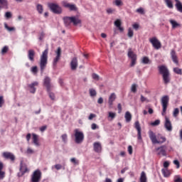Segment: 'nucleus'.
<instances>
[{
    "label": "nucleus",
    "instance_id": "nucleus-46",
    "mask_svg": "<svg viewBox=\"0 0 182 182\" xmlns=\"http://www.w3.org/2000/svg\"><path fill=\"white\" fill-rule=\"evenodd\" d=\"M26 153V154H33L35 151H33V149H31L30 147H28Z\"/></svg>",
    "mask_w": 182,
    "mask_h": 182
},
{
    "label": "nucleus",
    "instance_id": "nucleus-21",
    "mask_svg": "<svg viewBox=\"0 0 182 182\" xmlns=\"http://www.w3.org/2000/svg\"><path fill=\"white\" fill-rule=\"evenodd\" d=\"M114 100H116V94L114 92H112L108 99V104L109 107H112V106H113V102H114Z\"/></svg>",
    "mask_w": 182,
    "mask_h": 182
},
{
    "label": "nucleus",
    "instance_id": "nucleus-20",
    "mask_svg": "<svg viewBox=\"0 0 182 182\" xmlns=\"http://www.w3.org/2000/svg\"><path fill=\"white\" fill-rule=\"evenodd\" d=\"M3 157H4V159H9L11 161H15V155H14V154L11 153V152H4Z\"/></svg>",
    "mask_w": 182,
    "mask_h": 182
},
{
    "label": "nucleus",
    "instance_id": "nucleus-59",
    "mask_svg": "<svg viewBox=\"0 0 182 182\" xmlns=\"http://www.w3.org/2000/svg\"><path fill=\"white\" fill-rule=\"evenodd\" d=\"M31 72L33 73H38V67L37 66H34L31 68Z\"/></svg>",
    "mask_w": 182,
    "mask_h": 182
},
{
    "label": "nucleus",
    "instance_id": "nucleus-2",
    "mask_svg": "<svg viewBox=\"0 0 182 182\" xmlns=\"http://www.w3.org/2000/svg\"><path fill=\"white\" fill-rule=\"evenodd\" d=\"M160 75H162L163 80L165 85L170 83V72L167 67L161 65L159 67Z\"/></svg>",
    "mask_w": 182,
    "mask_h": 182
},
{
    "label": "nucleus",
    "instance_id": "nucleus-49",
    "mask_svg": "<svg viewBox=\"0 0 182 182\" xmlns=\"http://www.w3.org/2000/svg\"><path fill=\"white\" fill-rule=\"evenodd\" d=\"M179 112H180V110L178 109V108H176L173 110V117H177V116H178Z\"/></svg>",
    "mask_w": 182,
    "mask_h": 182
},
{
    "label": "nucleus",
    "instance_id": "nucleus-8",
    "mask_svg": "<svg viewBox=\"0 0 182 182\" xmlns=\"http://www.w3.org/2000/svg\"><path fill=\"white\" fill-rule=\"evenodd\" d=\"M128 58H130L132 60L130 66H134V65H136V60H137V55L131 50V48H129L128 51Z\"/></svg>",
    "mask_w": 182,
    "mask_h": 182
},
{
    "label": "nucleus",
    "instance_id": "nucleus-60",
    "mask_svg": "<svg viewBox=\"0 0 182 182\" xmlns=\"http://www.w3.org/2000/svg\"><path fill=\"white\" fill-rule=\"evenodd\" d=\"M128 153L129 154H133V147L132 146H128Z\"/></svg>",
    "mask_w": 182,
    "mask_h": 182
},
{
    "label": "nucleus",
    "instance_id": "nucleus-3",
    "mask_svg": "<svg viewBox=\"0 0 182 182\" xmlns=\"http://www.w3.org/2000/svg\"><path fill=\"white\" fill-rule=\"evenodd\" d=\"M149 139L153 144H163L166 141V137L164 136H157L153 131L149 132Z\"/></svg>",
    "mask_w": 182,
    "mask_h": 182
},
{
    "label": "nucleus",
    "instance_id": "nucleus-39",
    "mask_svg": "<svg viewBox=\"0 0 182 182\" xmlns=\"http://www.w3.org/2000/svg\"><path fill=\"white\" fill-rule=\"evenodd\" d=\"M142 63H144V65H148L149 63H150V59H149V57H144L142 58Z\"/></svg>",
    "mask_w": 182,
    "mask_h": 182
},
{
    "label": "nucleus",
    "instance_id": "nucleus-25",
    "mask_svg": "<svg viewBox=\"0 0 182 182\" xmlns=\"http://www.w3.org/2000/svg\"><path fill=\"white\" fill-rule=\"evenodd\" d=\"M28 58L31 62H34L35 61V50H28Z\"/></svg>",
    "mask_w": 182,
    "mask_h": 182
},
{
    "label": "nucleus",
    "instance_id": "nucleus-50",
    "mask_svg": "<svg viewBox=\"0 0 182 182\" xmlns=\"http://www.w3.org/2000/svg\"><path fill=\"white\" fill-rule=\"evenodd\" d=\"M5 18H6V19H9V18H12V13H11V11L6 12Z\"/></svg>",
    "mask_w": 182,
    "mask_h": 182
},
{
    "label": "nucleus",
    "instance_id": "nucleus-58",
    "mask_svg": "<svg viewBox=\"0 0 182 182\" xmlns=\"http://www.w3.org/2000/svg\"><path fill=\"white\" fill-rule=\"evenodd\" d=\"M91 129H92V130H96V129H99V127L97 126V124L93 123V124H92V125H91Z\"/></svg>",
    "mask_w": 182,
    "mask_h": 182
},
{
    "label": "nucleus",
    "instance_id": "nucleus-56",
    "mask_svg": "<svg viewBox=\"0 0 182 182\" xmlns=\"http://www.w3.org/2000/svg\"><path fill=\"white\" fill-rule=\"evenodd\" d=\"M43 38H45V33L41 32V33L39 34L38 39H39V41H43Z\"/></svg>",
    "mask_w": 182,
    "mask_h": 182
},
{
    "label": "nucleus",
    "instance_id": "nucleus-27",
    "mask_svg": "<svg viewBox=\"0 0 182 182\" xmlns=\"http://www.w3.org/2000/svg\"><path fill=\"white\" fill-rule=\"evenodd\" d=\"M4 170V164L0 162V180H3L5 177V171Z\"/></svg>",
    "mask_w": 182,
    "mask_h": 182
},
{
    "label": "nucleus",
    "instance_id": "nucleus-55",
    "mask_svg": "<svg viewBox=\"0 0 182 182\" xmlns=\"http://www.w3.org/2000/svg\"><path fill=\"white\" fill-rule=\"evenodd\" d=\"M4 103L5 100H4V96H0V107H2Z\"/></svg>",
    "mask_w": 182,
    "mask_h": 182
},
{
    "label": "nucleus",
    "instance_id": "nucleus-36",
    "mask_svg": "<svg viewBox=\"0 0 182 182\" xmlns=\"http://www.w3.org/2000/svg\"><path fill=\"white\" fill-rule=\"evenodd\" d=\"M164 2L166 4V6H168V8L173 9V2H171V0H164Z\"/></svg>",
    "mask_w": 182,
    "mask_h": 182
},
{
    "label": "nucleus",
    "instance_id": "nucleus-9",
    "mask_svg": "<svg viewBox=\"0 0 182 182\" xmlns=\"http://www.w3.org/2000/svg\"><path fill=\"white\" fill-rule=\"evenodd\" d=\"M149 42H151L153 47L156 50L161 48V43L156 37L150 38Z\"/></svg>",
    "mask_w": 182,
    "mask_h": 182
},
{
    "label": "nucleus",
    "instance_id": "nucleus-57",
    "mask_svg": "<svg viewBox=\"0 0 182 182\" xmlns=\"http://www.w3.org/2000/svg\"><path fill=\"white\" fill-rule=\"evenodd\" d=\"M173 164L176 166V168H180V162L178 161V160H174Z\"/></svg>",
    "mask_w": 182,
    "mask_h": 182
},
{
    "label": "nucleus",
    "instance_id": "nucleus-52",
    "mask_svg": "<svg viewBox=\"0 0 182 182\" xmlns=\"http://www.w3.org/2000/svg\"><path fill=\"white\" fill-rule=\"evenodd\" d=\"M61 139L64 143H66L68 141V135L66 134H63Z\"/></svg>",
    "mask_w": 182,
    "mask_h": 182
},
{
    "label": "nucleus",
    "instance_id": "nucleus-30",
    "mask_svg": "<svg viewBox=\"0 0 182 182\" xmlns=\"http://www.w3.org/2000/svg\"><path fill=\"white\" fill-rule=\"evenodd\" d=\"M36 11L38 14L42 15V14H43V6H42V4H37Z\"/></svg>",
    "mask_w": 182,
    "mask_h": 182
},
{
    "label": "nucleus",
    "instance_id": "nucleus-33",
    "mask_svg": "<svg viewBox=\"0 0 182 182\" xmlns=\"http://www.w3.org/2000/svg\"><path fill=\"white\" fill-rule=\"evenodd\" d=\"M4 28L8 32H14L16 31L15 27H9L6 23H4Z\"/></svg>",
    "mask_w": 182,
    "mask_h": 182
},
{
    "label": "nucleus",
    "instance_id": "nucleus-53",
    "mask_svg": "<svg viewBox=\"0 0 182 182\" xmlns=\"http://www.w3.org/2000/svg\"><path fill=\"white\" fill-rule=\"evenodd\" d=\"M159 124H160V120L159 119H156L154 122L151 123V126H159Z\"/></svg>",
    "mask_w": 182,
    "mask_h": 182
},
{
    "label": "nucleus",
    "instance_id": "nucleus-32",
    "mask_svg": "<svg viewBox=\"0 0 182 182\" xmlns=\"http://www.w3.org/2000/svg\"><path fill=\"white\" fill-rule=\"evenodd\" d=\"M0 5L3 6L4 9H8V0H0Z\"/></svg>",
    "mask_w": 182,
    "mask_h": 182
},
{
    "label": "nucleus",
    "instance_id": "nucleus-40",
    "mask_svg": "<svg viewBox=\"0 0 182 182\" xmlns=\"http://www.w3.org/2000/svg\"><path fill=\"white\" fill-rule=\"evenodd\" d=\"M134 35V33L133 31V30L132 29V28H129L128 29V33H127V36L129 37V38H133Z\"/></svg>",
    "mask_w": 182,
    "mask_h": 182
},
{
    "label": "nucleus",
    "instance_id": "nucleus-12",
    "mask_svg": "<svg viewBox=\"0 0 182 182\" xmlns=\"http://www.w3.org/2000/svg\"><path fill=\"white\" fill-rule=\"evenodd\" d=\"M164 127L167 130V132H172L173 131V125L171 124V122L168 117H165V123Z\"/></svg>",
    "mask_w": 182,
    "mask_h": 182
},
{
    "label": "nucleus",
    "instance_id": "nucleus-31",
    "mask_svg": "<svg viewBox=\"0 0 182 182\" xmlns=\"http://www.w3.org/2000/svg\"><path fill=\"white\" fill-rule=\"evenodd\" d=\"M140 182H147V176H146L144 171H142L141 173Z\"/></svg>",
    "mask_w": 182,
    "mask_h": 182
},
{
    "label": "nucleus",
    "instance_id": "nucleus-37",
    "mask_svg": "<svg viewBox=\"0 0 182 182\" xmlns=\"http://www.w3.org/2000/svg\"><path fill=\"white\" fill-rule=\"evenodd\" d=\"M161 172L164 177H168V176H170V172H168L167 168L161 169Z\"/></svg>",
    "mask_w": 182,
    "mask_h": 182
},
{
    "label": "nucleus",
    "instance_id": "nucleus-42",
    "mask_svg": "<svg viewBox=\"0 0 182 182\" xmlns=\"http://www.w3.org/2000/svg\"><path fill=\"white\" fill-rule=\"evenodd\" d=\"M108 117H110V119H112V120H113V119H114V117H116V112H109Z\"/></svg>",
    "mask_w": 182,
    "mask_h": 182
},
{
    "label": "nucleus",
    "instance_id": "nucleus-44",
    "mask_svg": "<svg viewBox=\"0 0 182 182\" xmlns=\"http://www.w3.org/2000/svg\"><path fill=\"white\" fill-rule=\"evenodd\" d=\"M114 25L117 28H120L122 26V21L120 19H117L114 21Z\"/></svg>",
    "mask_w": 182,
    "mask_h": 182
},
{
    "label": "nucleus",
    "instance_id": "nucleus-24",
    "mask_svg": "<svg viewBox=\"0 0 182 182\" xmlns=\"http://www.w3.org/2000/svg\"><path fill=\"white\" fill-rule=\"evenodd\" d=\"M32 136H33L32 140H33V144H35L37 147H39V146H41L39 144V136L36 134H33Z\"/></svg>",
    "mask_w": 182,
    "mask_h": 182
},
{
    "label": "nucleus",
    "instance_id": "nucleus-28",
    "mask_svg": "<svg viewBox=\"0 0 182 182\" xmlns=\"http://www.w3.org/2000/svg\"><path fill=\"white\" fill-rule=\"evenodd\" d=\"M124 117L127 123H130V122H132V114H130L129 111L126 112Z\"/></svg>",
    "mask_w": 182,
    "mask_h": 182
},
{
    "label": "nucleus",
    "instance_id": "nucleus-35",
    "mask_svg": "<svg viewBox=\"0 0 182 182\" xmlns=\"http://www.w3.org/2000/svg\"><path fill=\"white\" fill-rule=\"evenodd\" d=\"M90 92V96L91 97H95V96L97 95V92H96V90L91 88L89 90Z\"/></svg>",
    "mask_w": 182,
    "mask_h": 182
},
{
    "label": "nucleus",
    "instance_id": "nucleus-19",
    "mask_svg": "<svg viewBox=\"0 0 182 182\" xmlns=\"http://www.w3.org/2000/svg\"><path fill=\"white\" fill-rule=\"evenodd\" d=\"M77 58L74 57L70 62V68L72 70H76L77 69Z\"/></svg>",
    "mask_w": 182,
    "mask_h": 182
},
{
    "label": "nucleus",
    "instance_id": "nucleus-61",
    "mask_svg": "<svg viewBox=\"0 0 182 182\" xmlns=\"http://www.w3.org/2000/svg\"><path fill=\"white\" fill-rule=\"evenodd\" d=\"M95 117H96L95 114H90L89 117H88V120H93V119H95Z\"/></svg>",
    "mask_w": 182,
    "mask_h": 182
},
{
    "label": "nucleus",
    "instance_id": "nucleus-54",
    "mask_svg": "<svg viewBox=\"0 0 182 182\" xmlns=\"http://www.w3.org/2000/svg\"><path fill=\"white\" fill-rule=\"evenodd\" d=\"M141 102H142V103L144 102L149 103V101L147 98H146V97L143 96V95H141Z\"/></svg>",
    "mask_w": 182,
    "mask_h": 182
},
{
    "label": "nucleus",
    "instance_id": "nucleus-5",
    "mask_svg": "<svg viewBox=\"0 0 182 182\" xmlns=\"http://www.w3.org/2000/svg\"><path fill=\"white\" fill-rule=\"evenodd\" d=\"M48 6L53 14L59 15L62 13V7L56 3H48Z\"/></svg>",
    "mask_w": 182,
    "mask_h": 182
},
{
    "label": "nucleus",
    "instance_id": "nucleus-26",
    "mask_svg": "<svg viewBox=\"0 0 182 182\" xmlns=\"http://www.w3.org/2000/svg\"><path fill=\"white\" fill-rule=\"evenodd\" d=\"M176 4L175 6L178 12L182 14V4L179 0H175Z\"/></svg>",
    "mask_w": 182,
    "mask_h": 182
},
{
    "label": "nucleus",
    "instance_id": "nucleus-15",
    "mask_svg": "<svg viewBox=\"0 0 182 182\" xmlns=\"http://www.w3.org/2000/svg\"><path fill=\"white\" fill-rule=\"evenodd\" d=\"M62 53V49H60V47H58L56 51V57L53 60V66H56V63L59 62V60L60 59V54Z\"/></svg>",
    "mask_w": 182,
    "mask_h": 182
},
{
    "label": "nucleus",
    "instance_id": "nucleus-47",
    "mask_svg": "<svg viewBox=\"0 0 182 182\" xmlns=\"http://www.w3.org/2000/svg\"><path fill=\"white\" fill-rule=\"evenodd\" d=\"M114 12H116V9H112V8L107 9V14H114Z\"/></svg>",
    "mask_w": 182,
    "mask_h": 182
},
{
    "label": "nucleus",
    "instance_id": "nucleus-6",
    "mask_svg": "<svg viewBox=\"0 0 182 182\" xmlns=\"http://www.w3.org/2000/svg\"><path fill=\"white\" fill-rule=\"evenodd\" d=\"M74 133V136L75 137V143H77V144H80V143H82L85 139V135L83 134V132L76 129H75Z\"/></svg>",
    "mask_w": 182,
    "mask_h": 182
},
{
    "label": "nucleus",
    "instance_id": "nucleus-23",
    "mask_svg": "<svg viewBox=\"0 0 182 182\" xmlns=\"http://www.w3.org/2000/svg\"><path fill=\"white\" fill-rule=\"evenodd\" d=\"M171 58L176 65H178V60H177V55L176 54V51L174 50H171Z\"/></svg>",
    "mask_w": 182,
    "mask_h": 182
},
{
    "label": "nucleus",
    "instance_id": "nucleus-4",
    "mask_svg": "<svg viewBox=\"0 0 182 182\" xmlns=\"http://www.w3.org/2000/svg\"><path fill=\"white\" fill-rule=\"evenodd\" d=\"M49 50L47 48L46 49L40 58V68L41 70V73H43V70H45V68H46V65H48V53Z\"/></svg>",
    "mask_w": 182,
    "mask_h": 182
},
{
    "label": "nucleus",
    "instance_id": "nucleus-63",
    "mask_svg": "<svg viewBox=\"0 0 182 182\" xmlns=\"http://www.w3.org/2000/svg\"><path fill=\"white\" fill-rule=\"evenodd\" d=\"M55 168H56V170H60L62 168V165H60V164H55Z\"/></svg>",
    "mask_w": 182,
    "mask_h": 182
},
{
    "label": "nucleus",
    "instance_id": "nucleus-1",
    "mask_svg": "<svg viewBox=\"0 0 182 182\" xmlns=\"http://www.w3.org/2000/svg\"><path fill=\"white\" fill-rule=\"evenodd\" d=\"M65 26H70V23H73L74 26H77V25L82 23V21L77 18V16H65L63 18Z\"/></svg>",
    "mask_w": 182,
    "mask_h": 182
},
{
    "label": "nucleus",
    "instance_id": "nucleus-41",
    "mask_svg": "<svg viewBox=\"0 0 182 182\" xmlns=\"http://www.w3.org/2000/svg\"><path fill=\"white\" fill-rule=\"evenodd\" d=\"M173 72L176 73V75H182V71L181 69L178 68H173Z\"/></svg>",
    "mask_w": 182,
    "mask_h": 182
},
{
    "label": "nucleus",
    "instance_id": "nucleus-7",
    "mask_svg": "<svg viewBox=\"0 0 182 182\" xmlns=\"http://www.w3.org/2000/svg\"><path fill=\"white\" fill-rule=\"evenodd\" d=\"M42 178V172L39 169L36 170L31 175V182H39Z\"/></svg>",
    "mask_w": 182,
    "mask_h": 182
},
{
    "label": "nucleus",
    "instance_id": "nucleus-17",
    "mask_svg": "<svg viewBox=\"0 0 182 182\" xmlns=\"http://www.w3.org/2000/svg\"><path fill=\"white\" fill-rule=\"evenodd\" d=\"M44 86L46 87L47 92L52 89V84H50V77H46L44 79Z\"/></svg>",
    "mask_w": 182,
    "mask_h": 182
},
{
    "label": "nucleus",
    "instance_id": "nucleus-38",
    "mask_svg": "<svg viewBox=\"0 0 182 182\" xmlns=\"http://www.w3.org/2000/svg\"><path fill=\"white\" fill-rule=\"evenodd\" d=\"M131 92H132V93H136V92H137V85L136 84L132 85Z\"/></svg>",
    "mask_w": 182,
    "mask_h": 182
},
{
    "label": "nucleus",
    "instance_id": "nucleus-43",
    "mask_svg": "<svg viewBox=\"0 0 182 182\" xmlns=\"http://www.w3.org/2000/svg\"><path fill=\"white\" fill-rule=\"evenodd\" d=\"M92 79H94V80H100V76H99V75L96 74V73H92Z\"/></svg>",
    "mask_w": 182,
    "mask_h": 182
},
{
    "label": "nucleus",
    "instance_id": "nucleus-10",
    "mask_svg": "<svg viewBox=\"0 0 182 182\" xmlns=\"http://www.w3.org/2000/svg\"><path fill=\"white\" fill-rule=\"evenodd\" d=\"M28 171H29V169H28V166H26V164L21 161L20 172L18 173V177H22V176H23L25 173H28Z\"/></svg>",
    "mask_w": 182,
    "mask_h": 182
},
{
    "label": "nucleus",
    "instance_id": "nucleus-16",
    "mask_svg": "<svg viewBox=\"0 0 182 182\" xmlns=\"http://www.w3.org/2000/svg\"><path fill=\"white\" fill-rule=\"evenodd\" d=\"M134 127L138 132V140H141V127H140V122H139V121L135 122Z\"/></svg>",
    "mask_w": 182,
    "mask_h": 182
},
{
    "label": "nucleus",
    "instance_id": "nucleus-11",
    "mask_svg": "<svg viewBox=\"0 0 182 182\" xmlns=\"http://www.w3.org/2000/svg\"><path fill=\"white\" fill-rule=\"evenodd\" d=\"M62 5L64 8H68L70 11H77V7H76L75 4H70L66 1H62Z\"/></svg>",
    "mask_w": 182,
    "mask_h": 182
},
{
    "label": "nucleus",
    "instance_id": "nucleus-62",
    "mask_svg": "<svg viewBox=\"0 0 182 182\" xmlns=\"http://www.w3.org/2000/svg\"><path fill=\"white\" fill-rule=\"evenodd\" d=\"M70 161H71V163H73L74 164H78V161L76 160V159L75 158H72L71 159H70Z\"/></svg>",
    "mask_w": 182,
    "mask_h": 182
},
{
    "label": "nucleus",
    "instance_id": "nucleus-14",
    "mask_svg": "<svg viewBox=\"0 0 182 182\" xmlns=\"http://www.w3.org/2000/svg\"><path fill=\"white\" fill-rule=\"evenodd\" d=\"M166 149L167 146L164 145L156 148V151H158V156H167V154H166Z\"/></svg>",
    "mask_w": 182,
    "mask_h": 182
},
{
    "label": "nucleus",
    "instance_id": "nucleus-22",
    "mask_svg": "<svg viewBox=\"0 0 182 182\" xmlns=\"http://www.w3.org/2000/svg\"><path fill=\"white\" fill-rule=\"evenodd\" d=\"M38 85H39L38 82H34L28 85L31 93H35L36 92V88L35 87L38 86Z\"/></svg>",
    "mask_w": 182,
    "mask_h": 182
},
{
    "label": "nucleus",
    "instance_id": "nucleus-48",
    "mask_svg": "<svg viewBox=\"0 0 182 182\" xmlns=\"http://www.w3.org/2000/svg\"><path fill=\"white\" fill-rule=\"evenodd\" d=\"M48 92L49 97L51 99V100H55V94L50 92V90L48 91Z\"/></svg>",
    "mask_w": 182,
    "mask_h": 182
},
{
    "label": "nucleus",
    "instance_id": "nucleus-18",
    "mask_svg": "<svg viewBox=\"0 0 182 182\" xmlns=\"http://www.w3.org/2000/svg\"><path fill=\"white\" fill-rule=\"evenodd\" d=\"M93 149L95 153H102V144L99 141L94 142Z\"/></svg>",
    "mask_w": 182,
    "mask_h": 182
},
{
    "label": "nucleus",
    "instance_id": "nucleus-29",
    "mask_svg": "<svg viewBox=\"0 0 182 182\" xmlns=\"http://www.w3.org/2000/svg\"><path fill=\"white\" fill-rule=\"evenodd\" d=\"M169 22L172 26L173 29H176V28H178V26H180V23H177L175 20L171 19L169 20Z\"/></svg>",
    "mask_w": 182,
    "mask_h": 182
},
{
    "label": "nucleus",
    "instance_id": "nucleus-51",
    "mask_svg": "<svg viewBox=\"0 0 182 182\" xmlns=\"http://www.w3.org/2000/svg\"><path fill=\"white\" fill-rule=\"evenodd\" d=\"M9 48H8V46H4L2 49H1V53H2V55H5V53H6V52H8V50H9Z\"/></svg>",
    "mask_w": 182,
    "mask_h": 182
},
{
    "label": "nucleus",
    "instance_id": "nucleus-64",
    "mask_svg": "<svg viewBox=\"0 0 182 182\" xmlns=\"http://www.w3.org/2000/svg\"><path fill=\"white\" fill-rule=\"evenodd\" d=\"M175 182H181V179L180 178V176H176L175 177Z\"/></svg>",
    "mask_w": 182,
    "mask_h": 182
},
{
    "label": "nucleus",
    "instance_id": "nucleus-34",
    "mask_svg": "<svg viewBox=\"0 0 182 182\" xmlns=\"http://www.w3.org/2000/svg\"><path fill=\"white\" fill-rule=\"evenodd\" d=\"M112 4L116 6H123V1L122 0H114Z\"/></svg>",
    "mask_w": 182,
    "mask_h": 182
},
{
    "label": "nucleus",
    "instance_id": "nucleus-13",
    "mask_svg": "<svg viewBox=\"0 0 182 182\" xmlns=\"http://www.w3.org/2000/svg\"><path fill=\"white\" fill-rule=\"evenodd\" d=\"M168 100H169L168 95H165V96L162 97V98H161V105L164 108V112L167 111V106L168 105Z\"/></svg>",
    "mask_w": 182,
    "mask_h": 182
},
{
    "label": "nucleus",
    "instance_id": "nucleus-45",
    "mask_svg": "<svg viewBox=\"0 0 182 182\" xmlns=\"http://www.w3.org/2000/svg\"><path fill=\"white\" fill-rule=\"evenodd\" d=\"M136 12L140 14L141 15H144V9L140 7L136 10Z\"/></svg>",
    "mask_w": 182,
    "mask_h": 182
}]
</instances>
